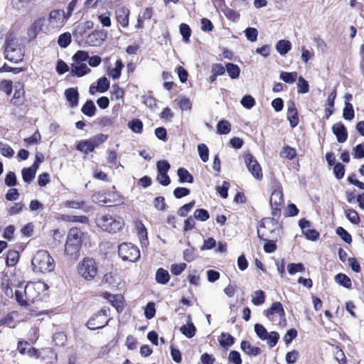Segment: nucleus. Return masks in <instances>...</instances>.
I'll return each instance as SVG.
<instances>
[{
  "label": "nucleus",
  "instance_id": "nucleus-27",
  "mask_svg": "<svg viewBox=\"0 0 364 364\" xmlns=\"http://www.w3.org/2000/svg\"><path fill=\"white\" fill-rule=\"evenodd\" d=\"M218 342L221 347L228 348L234 344V337L228 333L223 332L218 338Z\"/></svg>",
  "mask_w": 364,
  "mask_h": 364
},
{
  "label": "nucleus",
  "instance_id": "nucleus-30",
  "mask_svg": "<svg viewBox=\"0 0 364 364\" xmlns=\"http://www.w3.org/2000/svg\"><path fill=\"white\" fill-rule=\"evenodd\" d=\"M62 219L66 222L79 223L82 224H88L89 218L86 215H63Z\"/></svg>",
  "mask_w": 364,
  "mask_h": 364
},
{
  "label": "nucleus",
  "instance_id": "nucleus-6",
  "mask_svg": "<svg viewBox=\"0 0 364 364\" xmlns=\"http://www.w3.org/2000/svg\"><path fill=\"white\" fill-rule=\"evenodd\" d=\"M264 314L272 323L281 327L286 326V314L281 302H273L272 306L264 311Z\"/></svg>",
  "mask_w": 364,
  "mask_h": 364
},
{
  "label": "nucleus",
  "instance_id": "nucleus-15",
  "mask_svg": "<svg viewBox=\"0 0 364 364\" xmlns=\"http://www.w3.org/2000/svg\"><path fill=\"white\" fill-rule=\"evenodd\" d=\"M114 14L117 23L122 28L128 27L129 24L130 11L127 6H120L117 7Z\"/></svg>",
  "mask_w": 364,
  "mask_h": 364
},
{
  "label": "nucleus",
  "instance_id": "nucleus-2",
  "mask_svg": "<svg viewBox=\"0 0 364 364\" xmlns=\"http://www.w3.org/2000/svg\"><path fill=\"white\" fill-rule=\"evenodd\" d=\"M95 223L97 226L102 231L109 233L117 232L124 226V221L122 217L109 213L98 215Z\"/></svg>",
  "mask_w": 364,
  "mask_h": 364
},
{
  "label": "nucleus",
  "instance_id": "nucleus-26",
  "mask_svg": "<svg viewBox=\"0 0 364 364\" xmlns=\"http://www.w3.org/2000/svg\"><path fill=\"white\" fill-rule=\"evenodd\" d=\"M19 259V252L15 250H9L6 255V263L7 266H15Z\"/></svg>",
  "mask_w": 364,
  "mask_h": 364
},
{
  "label": "nucleus",
  "instance_id": "nucleus-28",
  "mask_svg": "<svg viewBox=\"0 0 364 364\" xmlns=\"http://www.w3.org/2000/svg\"><path fill=\"white\" fill-rule=\"evenodd\" d=\"M225 70L227 71L229 77L232 79H237L240 75V67L232 63H227L225 64Z\"/></svg>",
  "mask_w": 364,
  "mask_h": 364
},
{
  "label": "nucleus",
  "instance_id": "nucleus-56",
  "mask_svg": "<svg viewBox=\"0 0 364 364\" xmlns=\"http://www.w3.org/2000/svg\"><path fill=\"white\" fill-rule=\"evenodd\" d=\"M21 173L23 180L27 183H30L36 176V173L28 167L23 168L21 171Z\"/></svg>",
  "mask_w": 364,
  "mask_h": 364
},
{
  "label": "nucleus",
  "instance_id": "nucleus-51",
  "mask_svg": "<svg viewBox=\"0 0 364 364\" xmlns=\"http://www.w3.org/2000/svg\"><path fill=\"white\" fill-rule=\"evenodd\" d=\"M336 234L338 235L341 239L348 244L352 242V237L350 234L342 227H338L336 230Z\"/></svg>",
  "mask_w": 364,
  "mask_h": 364
},
{
  "label": "nucleus",
  "instance_id": "nucleus-40",
  "mask_svg": "<svg viewBox=\"0 0 364 364\" xmlns=\"http://www.w3.org/2000/svg\"><path fill=\"white\" fill-rule=\"evenodd\" d=\"M343 117L346 120H351L355 117L353 107L350 102H345V107L343 111Z\"/></svg>",
  "mask_w": 364,
  "mask_h": 364
},
{
  "label": "nucleus",
  "instance_id": "nucleus-63",
  "mask_svg": "<svg viewBox=\"0 0 364 364\" xmlns=\"http://www.w3.org/2000/svg\"><path fill=\"white\" fill-rule=\"evenodd\" d=\"M347 181L349 183L358 187L359 189L364 190V183L356 178L355 173H351L349 174L347 177Z\"/></svg>",
  "mask_w": 364,
  "mask_h": 364
},
{
  "label": "nucleus",
  "instance_id": "nucleus-20",
  "mask_svg": "<svg viewBox=\"0 0 364 364\" xmlns=\"http://www.w3.org/2000/svg\"><path fill=\"white\" fill-rule=\"evenodd\" d=\"M332 131L340 143L345 142L348 139V132L342 122H337L332 127Z\"/></svg>",
  "mask_w": 364,
  "mask_h": 364
},
{
  "label": "nucleus",
  "instance_id": "nucleus-41",
  "mask_svg": "<svg viewBox=\"0 0 364 364\" xmlns=\"http://www.w3.org/2000/svg\"><path fill=\"white\" fill-rule=\"evenodd\" d=\"M71 34L69 32H65L58 37V43L61 48H67L71 43Z\"/></svg>",
  "mask_w": 364,
  "mask_h": 364
},
{
  "label": "nucleus",
  "instance_id": "nucleus-42",
  "mask_svg": "<svg viewBox=\"0 0 364 364\" xmlns=\"http://www.w3.org/2000/svg\"><path fill=\"white\" fill-rule=\"evenodd\" d=\"M333 172L334 173L336 178L338 180H341L344 177L345 175V166L341 162L336 163L333 168Z\"/></svg>",
  "mask_w": 364,
  "mask_h": 364
},
{
  "label": "nucleus",
  "instance_id": "nucleus-25",
  "mask_svg": "<svg viewBox=\"0 0 364 364\" xmlns=\"http://www.w3.org/2000/svg\"><path fill=\"white\" fill-rule=\"evenodd\" d=\"M155 279L158 284L164 285L169 282L170 274L166 269L161 267L156 270Z\"/></svg>",
  "mask_w": 364,
  "mask_h": 364
},
{
  "label": "nucleus",
  "instance_id": "nucleus-24",
  "mask_svg": "<svg viewBox=\"0 0 364 364\" xmlns=\"http://www.w3.org/2000/svg\"><path fill=\"white\" fill-rule=\"evenodd\" d=\"M90 72V69L84 63L79 64H73L71 68V74L77 77H82Z\"/></svg>",
  "mask_w": 364,
  "mask_h": 364
},
{
  "label": "nucleus",
  "instance_id": "nucleus-9",
  "mask_svg": "<svg viewBox=\"0 0 364 364\" xmlns=\"http://www.w3.org/2000/svg\"><path fill=\"white\" fill-rule=\"evenodd\" d=\"M98 267L92 258H84L77 266L78 274L87 281L94 279L97 274Z\"/></svg>",
  "mask_w": 364,
  "mask_h": 364
},
{
  "label": "nucleus",
  "instance_id": "nucleus-22",
  "mask_svg": "<svg viewBox=\"0 0 364 364\" xmlns=\"http://www.w3.org/2000/svg\"><path fill=\"white\" fill-rule=\"evenodd\" d=\"M40 359L48 363H53L57 360V355L52 348H45L41 349Z\"/></svg>",
  "mask_w": 364,
  "mask_h": 364
},
{
  "label": "nucleus",
  "instance_id": "nucleus-31",
  "mask_svg": "<svg viewBox=\"0 0 364 364\" xmlns=\"http://www.w3.org/2000/svg\"><path fill=\"white\" fill-rule=\"evenodd\" d=\"M177 174L179 178L180 183H190L193 182V176L185 168H179L177 171Z\"/></svg>",
  "mask_w": 364,
  "mask_h": 364
},
{
  "label": "nucleus",
  "instance_id": "nucleus-16",
  "mask_svg": "<svg viewBox=\"0 0 364 364\" xmlns=\"http://www.w3.org/2000/svg\"><path fill=\"white\" fill-rule=\"evenodd\" d=\"M287 118L291 128H294L299 124V112L293 100H289L287 103Z\"/></svg>",
  "mask_w": 364,
  "mask_h": 364
},
{
  "label": "nucleus",
  "instance_id": "nucleus-45",
  "mask_svg": "<svg viewBox=\"0 0 364 364\" xmlns=\"http://www.w3.org/2000/svg\"><path fill=\"white\" fill-rule=\"evenodd\" d=\"M128 126L132 132L140 134L143 131V123L139 119H134L129 122Z\"/></svg>",
  "mask_w": 364,
  "mask_h": 364
},
{
  "label": "nucleus",
  "instance_id": "nucleus-64",
  "mask_svg": "<svg viewBox=\"0 0 364 364\" xmlns=\"http://www.w3.org/2000/svg\"><path fill=\"white\" fill-rule=\"evenodd\" d=\"M353 156L354 159L364 158V144H359L353 148Z\"/></svg>",
  "mask_w": 364,
  "mask_h": 364
},
{
  "label": "nucleus",
  "instance_id": "nucleus-58",
  "mask_svg": "<svg viewBox=\"0 0 364 364\" xmlns=\"http://www.w3.org/2000/svg\"><path fill=\"white\" fill-rule=\"evenodd\" d=\"M298 92L304 94L309 92V85L308 82L301 76L298 78Z\"/></svg>",
  "mask_w": 364,
  "mask_h": 364
},
{
  "label": "nucleus",
  "instance_id": "nucleus-37",
  "mask_svg": "<svg viewBox=\"0 0 364 364\" xmlns=\"http://www.w3.org/2000/svg\"><path fill=\"white\" fill-rule=\"evenodd\" d=\"M231 130V124L228 120H220L217 124V133L219 134H227Z\"/></svg>",
  "mask_w": 364,
  "mask_h": 364
},
{
  "label": "nucleus",
  "instance_id": "nucleus-32",
  "mask_svg": "<svg viewBox=\"0 0 364 364\" xmlns=\"http://www.w3.org/2000/svg\"><path fill=\"white\" fill-rule=\"evenodd\" d=\"M181 332L188 338H191L196 335V328L192 322L183 325L180 328Z\"/></svg>",
  "mask_w": 364,
  "mask_h": 364
},
{
  "label": "nucleus",
  "instance_id": "nucleus-46",
  "mask_svg": "<svg viewBox=\"0 0 364 364\" xmlns=\"http://www.w3.org/2000/svg\"><path fill=\"white\" fill-rule=\"evenodd\" d=\"M279 77L284 82L287 83H294L297 78V73L296 72H282L280 73Z\"/></svg>",
  "mask_w": 364,
  "mask_h": 364
},
{
  "label": "nucleus",
  "instance_id": "nucleus-7",
  "mask_svg": "<svg viewBox=\"0 0 364 364\" xmlns=\"http://www.w3.org/2000/svg\"><path fill=\"white\" fill-rule=\"evenodd\" d=\"M5 58L13 63L21 61L24 56L23 50L14 38L8 37L5 42Z\"/></svg>",
  "mask_w": 364,
  "mask_h": 364
},
{
  "label": "nucleus",
  "instance_id": "nucleus-10",
  "mask_svg": "<svg viewBox=\"0 0 364 364\" xmlns=\"http://www.w3.org/2000/svg\"><path fill=\"white\" fill-rule=\"evenodd\" d=\"M118 255L124 261L137 262L141 257L139 247L130 242H123L118 247Z\"/></svg>",
  "mask_w": 364,
  "mask_h": 364
},
{
  "label": "nucleus",
  "instance_id": "nucleus-57",
  "mask_svg": "<svg viewBox=\"0 0 364 364\" xmlns=\"http://www.w3.org/2000/svg\"><path fill=\"white\" fill-rule=\"evenodd\" d=\"M0 153L7 158H11L14 155V149L9 144L2 142H0Z\"/></svg>",
  "mask_w": 364,
  "mask_h": 364
},
{
  "label": "nucleus",
  "instance_id": "nucleus-39",
  "mask_svg": "<svg viewBox=\"0 0 364 364\" xmlns=\"http://www.w3.org/2000/svg\"><path fill=\"white\" fill-rule=\"evenodd\" d=\"M280 155L283 158L292 160L296 156V151L294 148L287 145L282 148Z\"/></svg>",
  "mask_w": 364,
  "mask_h": 364
},
{
  "label": "nucleus",
  "instance_id": "nucleus-53",
  "mask_svg": "<svg viewBox=\"0 0 364 364\" xmlns=\"http://www.w3.org/2000/svg\"><path fill=\"white\" fill-rule=\"evenodd\" d=\"M198 151L200 159L203 162H207L209 159V149L205 144H200L198 146Z\"/></svg>",
  "mask_w": 364,
  "mask_h": 364
},
{
  "label": "nucleus",
  "instance_id": "nucleus-54",
  "mask_svg": "<svg viewBox=\"0 0 364 364\" xmlns=\"http://www.w3.org/2000/svg\"><path fill=\"white\" fill-rule=\"evenodd\" d=\"M42 26L43 21L41 19L35 21L28 30V35L31 36V33H32L33 37H36V35L42 30Z\"/></svg>",
  "mask_w": 364,
  "mask_h": 364
},
{
  "label": "nucleus",
  "instance_id": "nucleus-60",
  "mask_svg": "<svg viewBox=\"0 0 364 364\" xmlns=\"http://www.w3.org/2000/svg\"><path fill=\"white\" fill-rule=\"evenodd\" d=\"M223 13L227 18L232 21H236L240 18V14L232 9L227 7L223 10Z\"/></svg>",
  "mask_w": 364,
  "mask_h": 364
},
{
  "label": "nucleus",
  "instance_id": "nucleus-61",
  "mask_svg": "<svg viewBox=\"0 0 364 364\" xmlns=\"http://www.w3.org/2000/svg\"><path fill=\"white\" fill-rule=\"evenodd\" d=\"M111 13L107 11L106 13L102 14L98 16V20L104 27H110L112 21L110 18Z\"/></svg>",
  "mask_w": 364,
  "mask_h": 364
},
{
  "label": "nucleus",
  "instance_id": "nucleus-29",
  "mask_svg": "<svg viewBox=\"0 0 364 364\" xmlns=\"http://www.w3.org/2000/svg\"><path fill=\"white\" fill-rule=\"evenodd\" d=\"M97 108L92 100H88L82 105L81 112L87 117H92L95 114Z\"/></svg>",
  "mask_w": 364,
  "mask_h": 364
},
{
  "label": "nucleus",
  "instance_id": "nucleus-34",
  "mask_svg": "<svg viewBox=\"0 0 364 364\" xmlns=\"http://www.w3.org/2000/svg\"><path fill=\"white\" fill-rule=\"evenodd\" d=\"M345 214L348 220L354 224L358 225L360 222V218L358 213L353 208H348L345 210Z\"/></svg>",
  "mask_w": 364,
  "mask_h": 364
},
{
  "label": "nucleus",
  "instance_id": "nucleus-14",
  "mask_svg": "<svg viewBox=\"0 0 364 364\" xmlns=\"http://www.w3.org/2000/svg\"><path fill=\"white\" fill-rule=\"evenodd\" d=\"M245 161L248 171L252 176L259 181L262 180L263 178L262 170L256 159L251 154H247L245 156Z\"/></svg>",
  "mask_w": 364,
  "mask_h": 364
},
{
  "label": "nucleus",
  "instance_id": "nucleus-13",
  "mask_svg": "<svg viewBox=\"0 0 364 364\" xmlns=\"http://www.w3.org/2000/svg\"><path fill=\"white\" fill-rule=\"evenodd\" d=\"M264 218L262 219L258 224L257 237L260 240L266 242L264 245V251L266 253H272L276 251L277 245L275 241L272 240H269V234L264 232V231L262 230V228H264Z\"/></svg>",
  "mask_w": 364,
  "mask_h": 364
},
{
  "label": "nucleus",
  "instance_id": "nucleus-3",
  "mask_svg": "<svg viewBox=\"0 0 364 364\" xmlns=\"http://www.w3.org/2000/svg\"><path fill=\"white\" fill-rule=\"evenodd\" d=\"M92 200L95 203H102L107 206H116L123 203V197L113 186L111 190L104 189L95 192Z\"/></svg>",
  "mask_w": 364,
  "mask_h": 364
},
{
  "label": "nucleus",
  "instance_id": "nucleus-38",
  "mask_svg": "<svg viewBox=\"0 0 364 364\" xmlns=\"http://www.w3.org/2000/svg\"><path fill=\"white\" fill-rule=\"evenodd\" d=\"M15 285L11 283V282L7 279H3L1 284V290L5 293V294L8 297H13L14 292H13V287H14Z\"/></svg>",
  "mask_w": 364,
  "mask_h": 364
},
{
  "label": "nucleus",
  "instance_id": "nucleus-48",
  "mask_svg": "<svg viewBox=\"0 0 364 364\" xmlns=\"http://www.w3.org/2000/svg\"><path fill=\"white\" fill-rule=\"evenodd\" d=\"M287 271L290 274H294L297 272H304L305 267L302 263H290L287 265Z\"/></svg>",
  "mask_w": 364,
  "mask_h": 364
},
{
  "label": "nucleus",
  "instance_id": "nucleus-33",
  "mask_svg": "<svg viewBox=\"0 0 364 364\" xmlns=\"http://www.w3.org/2000/svg\"><path fill=\"white\" fill-rule=\"evenodd\" d=\"M335 281L338 284L349 289L352 286L350 279L345 274L339 273L335 276Z\"/></svg>",
  "mask_w": 364,
  "mask_h": 364
},
{
  "label": "nucleus",
  "instance_id": "nucleus-44",
  "mask_svg": "<svg viewBox=\"0 0 364 364\" xmlns=\"http://www.w3.org/2000/svg\"><path fill=\"white\" fill-rule=\"evenodd\" d=\"M13 90V82L11 80H2L0 81V91L4 92L7 96L10 95Z\"/></svg>",
  "mask_w": 364,
  "mask_h": 364
},
{
  "label": "nucleus",
  "instance_id": "nucleus-55",
  "mask_svg": "<svg viewBox=\"0 0 364 364\" xmlns=\"http://www.w3.org/2000/svg\"><path fill=\"white\" fill-rule=\"evenodd\" d=\"M89 58L87 52L84 50H77L73 57L76 64L82 63Z\"/></svg>",
  "mask_w": 364,
  "mask_h": 364
},
{
  "label": "nucleus",
  "instance_id": "nucleus-50",
  "mask_svg": "<svg viewBox=\"0 0 364 364\" xmlns=\"http://www.w3.org/2000/svg\"><path fill=\"white\" fill-rule=\"evenodd\" d=\"M14 314H16L15 311L7 314L4 318L0 319V326H7L9 327H14Z\"/></svg>",
  "mask_w": 364,
  "mask_h": 364
},
{
  "label": "nucleus",
  "instance_id": "nucleus-4",
  "mask_svg": "<svg viewBox=\"0 0 364 364\" xmlns=\"http://www.w3.org/2000/svg\"><path fill=\"white\" fill-rule=\"evenodd\" d=\"M32 265L36 272L41 273L51 272L55 269V263L47 250H40L32 259Z\"/></svg>",
  "mask_w": 364,
  "mask_h": 364
},
{
  "label": "nucleus",
  "instance_id": "nucleus-5",
  "mask_svg": "<svg viewBox=\"0 0 364 364\" xmlns=\"http://www.w3.org/2000/svg\"><path fill=\"white\" fill-rule=\"evenodd\" d=\"M108 137L107 134H97L88 139H82L77 141L75 149L85 154H88L93 152L96 148L105 143Z\"/></svg>",
  "mask_w": 364,
  "mask_h": 364
},
{
  "label": "nucleus",
  "instance_id": "nucleus-1",
  "mask_svg": "<svg viewBox=\"0 0 364 364\" xmlns=\"http://www.w3.org/2000/svg\"><path fill=\"white\" fill-rule=\"evenodd\" d=\"M85 233L79 228H71L67 235L64 252L72 260H77L80 255L83 237Z\"/></svg>",
  "mask_w": 364,
  "mask_h": 364
},
{
  "label": "nucleus",
  "instance_id": "nucleus-12",
  "mask_svg": "<svg viewBox=\"0 0 364 364\" xmlns=\"http://www.w3.org/2000/svg\"><path fill=\"white\" fill-rule=\"evenodd\" d=\"M43 287L44 284L41 282H28L25 286L24 296L28 299L29 304L40 299Z\"/></svg>",
  "mask_w": 364,
  "mask_h": 364
},
{
  "label": "nucleus",
  "instance_id": "nucleus-11",
  "mask_svg": "<svg viewBox=\"0 0 364 364\" xmlns=\"http://www.w3.org/2000/svg\"><path fill=\"white\" fill-rule=\"evenodd\" d=\"M269 203L272 219L277 222L282 216V210L284 205L282 191L279 190L273 191L270 196Z\"/></svg>",
  "mask_w": 364,
  "mask_h": 364
},
{
  "label": "nucleus",
  "instance_id": "nucleus-47",
  "mask_svg": "<svg viewBox=\"0 0 364 364\" xmlns=\"http://www.w3.org/2000/svg\"><path fill=\"white\" fill-rule=\"evenodd\" d=\"M265 294L262 290H257L252 296V302L255 306H259L264 303Z\"/></svg>",
  "mask_w": 364,
  "mask_h": 364
},
{
  "label": "nucleus",
  "instance_id": "nucleus-18",
  "mask_svg": "<svg viewBox=\"0 0 364 364\" xmlns=\"http://www.w3.org/2000/svg\"><path fill=\"white\" fill-rule=\"evenodd\" d=\"M25 97L24 85L21 82H18L15 85V91L11 103L16 107H19L23 104Z\"/></svg>",
  "mask_w": 364,
  "mask_h": 364
},
{
  "label": "nucleus",
  "instance_id": "nucleus-52",
  "mask_svg": "<svg viewBox=\"0 0 364 364\" xmlns=\"http://www.w3.org/2000/svg\"><path fill=\"white\" fill-rule=\"evenodd\" d=\"M266 336L267 338L265 340L271 348L275 346L279 339V334L277 331H271L269 333H267Z\"/></svg>",
  "mask_w": 364,
  "mask_h": 364
},
{
  "label": "nucleus",
  "instance_id": "nucleus-19",
  "mask_svg": "<svg viewBox=\"0 0 364 364\" xmlns=\"http://www.w3.org/2000/svg\"><path fill=\"white\" fill-rule=\"evenodd\" d=\"M65 97L72 108L77 107L79 104V92L77 87H70L65 90Z\"/></svg>",
  "mask_w": 364,
  "mask_h": 364
},
{
  "label": "nucleus",
  "instance_id": "nucleus-21",
  "mask_svg": "<svg viewBox=\"0 0 364 364\" xmlns=\"http://www.w3.org/2000/svg\"><path fill=\"white\" fill-rule=\"evenodd\" d=\"M65 18V13L61 9H54L50 12L49 21L51 23L63 24Z\"/></svg>",
  "mask_w": 364,
  "mask_h": 364
},
{
  "label": "nucleus",
  "instance_id": "nucleus-35",
  "mask_svg": "<svg viewBox=\"0 0 364 364\" xmlns=\"http://www.w3.org/2000/svg\"><path fill=\"white\" fill-rule=\"evenodd\" d=\"M124 66V63L121 59L117 60V61L115 62V67L111 69L109 72V75L113 79L119 78L122 75V70Z\"/></svg>",
  "mask_w": 364,
  "mask_h": 364
},
{
  "label": "nucleus",
  "instance_id": "nucleus-59",
  "mask_svg": "<svg viewBox=\"0 0 364 364\" xmlns=\"http://www.w3.org/2000/svg\"><path fill=\"white\" fill-rule=\"evenodd\" d=\"M194 218L198 220L206 221L209 219L210 215L208 210L198 208L194 211Z\"/></svg>",
  "mask_w": 364,
  "mask_h": 364
},
{
  "label": "nucleus",
  "instance_id": "nucleus-8",
  "mask_svg": "<svg viewBox=\"0 0 364 364\" xmlns=\"http://www.w3.org/2000/svg\"><path fill=\"white\" fill-rule=\"evenodd\" d=\"M109 311L108 307L102 308L89 318L86 323V326L92 331L103 328L108 325L111 320Z\"/></svg>",
  "mask_w": 364,
  "mask_h": 364
},
{
  "label": "nucleus",
  "instance_id": "nucleus-43",
  "mask_svg": "<svg viewBox=\"0 0 364 364\" xmlns=\"http://www.w3.org/2000/svg\"><path fill=\"white\" fill-rule=\"evenodd\" d=\"M196 204L195 200H192L189 203L182 205L178 210L177 213L181 217H186L192 210Z\"/></svg>",
  "mask_w": 364,
  "mask_h": 364
},
{
  "label": "nucleus",
  "instance_id": "nucleus-23",
  "mask_svg": "<svg viewBox=\"0 0 364 364\" xmlns=\"http://www.w3.org/2000/svg\"><path fill=\"white\" fill-rule=\"evenodd\" d=\"M241 350L248 355L256 356L261 353V349L257 346H251L247 341H242L240 343Z\"/></svg>",
  "mask_w": 364,
  "mask_h": 364
},
{
  "label": "nucleus",
  "instance_id": "nucleus-49",
  "mask_svg": "<svg viewBox=\"0 0 364 364\" xmlns=\"http://www.w3.org/2000/svg\"><path fill=\"white\" fill-rule=\"evenodd\" d=\"M180 33L183 36V40L184 42H189L190 37L191 36V29L188 24L181 23L180 25Z\"/></svg>",
  "mask_w": 364,
  "mask_h": 364
},
{
  "label": "nucleus",
  "instance_id": "nucleus-17",
  "mask_svg": "<svg viewBox=\"0 0 364 364\" xmlns=\"http://www.w3.org/2000/svg\"><path fill=\"white\" fill-rule=\"evenodd\" d=\"M107 33L104 31L95 30L87 37L85 42L91 46H100L106 38Z\"/></svg>",
  "mask_w": 364,
  "mask_h": 364
},
{
  "label": "nucleus",
  "instance_id": "nucleus-62",
  "mask_svg": "<svg viewBox=\"0 0 364 364\" xmlns=\"http://www.w3.org/2000/svg\"><path fill=\"white\" fill-rule=\"evenodd\" d=\"M187 267L186 263L173 264L171 266V272L175 276L180 275Z\"/></svg>",
  "mask_w": 364,
  "mask_h": 364
},
{
  "label": "nucleus",
  "instance_id": "nucleus-36",
  "mask_svg": "<svg viewBox=\"0 0 364 364\" xmlns=\"http://www.w3.org/2000/svg\"><path fill=\"white\" fill-rule=\"evenodd\" d=\"M291 48V44L289 41L287 40H280L277 42L276 45V48L277 51L281 55H285L287 54Z\"/></svg>",
  "mask_w": 364,
  "mask_h": 364
}]
</instances>
